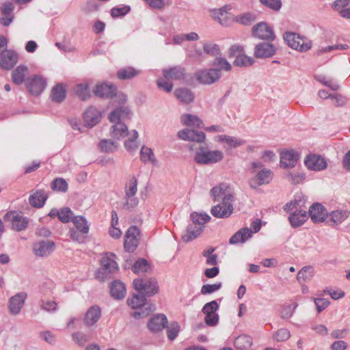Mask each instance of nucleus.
Instances as JSON below:
<instances>
[{
    "label": "nucleus",
    "mask_w": 350,
    "mask_h": 350,
    "mask_svg": "<svg viewBox=\"0 0 350 350\" xmlns=\"http://www.w3.org/2000/svg\"><path fill=\"white\" fill-rule=\"evenodd\" d=\"M300 200L291 201L289 203H287L284 207V210L286 211L293 212V213L289 216L288 220L293 228H297L304 224L308 217L306 211L300 209Z\"/></svg>",
    "instance_id": "3"
},
{
    "label": "nucleus",
    "mask_w": 350,
    "mask_h": 350,
    "mask_svg": "<svg viewBox=\"0 0 350 350\" xmlns=\"http://www.w3.org/2000/svg\"><path fill=\"white\" fill-rule=\"evenodd\" d=\"M243 49L237 45L232 46L230 49V55H236L234 64L237 66H248L254 64V59L252 57L241 53Z\"/></svg>",
    "instance_id": "12"
},
{
    "label": "nucleus",
    "mask_w": 350,
    "mask_h": 350,
    "mask_svg": "<svg viewBox=\"0 0 350 350\" xmlns=\"http://www.w3.org/2000/svg\"><path fill=\"white\" fill-rule=\"evenodd\" d=\"M139 230L136 226L130 227L125 236L124 249L129 252H133L137 248L139 240Z\"/></svg>",
    "instance_id": "11"
},
{
    "label": "nucleus",
    "mask_w": 350,
    "mask_h": 350,
    "mask_svg": "<svg viewBox=\"0 0 350 350\" xmlns=\"http://www.w3.org/2000/svg\"><path fill=\"white\" fill-rule=\"evenodd\" d=\"M163 75L166 80H180L184 78L185 72L180 67H172L169 69H164Z\"/></svg>",
    "instance_id": "31"
},
{
    "label": "nucleus",
    "mask_w": 350,
    "mask_h": 350,
    "mask_svg": "<svg viewBox=\"0 0 350 350\" xmlns=\"http://www.w3.org/2000/svg\"><path fill=\"white\" fill-rule=\"evenodd\" d=\"M100 118V112L94 107H90L83 114L84 121L87 126L90 127L96 125L98 122Z\"/></svg>",
    "instance_id": "27"
},
{
    "label": "nucleus",
    "mask_w": 350,
    "mask_h": 350,
    "mask_svg": "<svg viewBox=\"0 0 350 350\" xmlns=\"http://www.w3.org/2000/svg\"><path fill=\"white\" fill-rule=\"evenodd\" d=\"M275 48L272 44L260 43L257 44L254 50V55L256 58H268L275 53Z\"/></svg>",
    "instance_id": "22"
},
{
    "label": "nucleus",
    "mask_w": 350,
    "mask_h": 350,
    "mask_svg": "<svg viewBox=\"0 0 350 350\" xmlns=\"http://www.w3.org/2000/svg\"><path fill=\"white\" fill-rule=\"evenodd\" d=\"M176 98L183 103H189L193 100L192 93L186 89H178L174 92Z\"/></svg>",
    "instance_id": "44"
},
{
    "label": "nucleus",
    "mask_w": 350,
    "mask_h": 350,
    "mask_svg": "<svg viewBox=\"0 0 350 350\" xmlns=\"http://www.w3.org/2000/svg\"><path fill=\"white\" fill-rule=\"evenodd\" d=\"M74 90H75V94L81 100H85L88 99L90 96L87 85H85V84L77 85L75 87Z\"/></svg>",
    "instance_id": "48"
},
{
    "label": "nucleus",
    "mask_w": 350,
    "mask_h": 350,
    "mask_svg": "<svg viewBox=\"0 0 350 350\" xmlns=\"http://www.w3.org/2000/svg\"><path fill=\"white\" fill-rule=\"evenodd\" d=\"M14 10V5L11 2H5L1 6V12L3 15L0 18V23L4 26H8L12 22L13 14L12 11Z\"/></svg>",
    "instance_id": "26"
},
{
    "label": "nucleus",
    "mask_w": 350,
    "mask_h": 350,
    "mask_svg": "<svg viewBox=\"0 0 350 350\" xmlns=\"http://www.w3.org/2000/svg\"><path fill=\"white\" fill-rule=\"evenodd\" d=\"M213 65L215 66L219 67V70H224L226 71H229L231 70V65L229 62H227L226 59L217 57L215 59Z\"/></svg>",
    "instance_id": "62"
},
{
    "label": "nucleus",
    "mask_w": 350,
    "mask_h": 350,
    "mask_svg": "<svg viewBox=\"0 0 350 350\" xmlns=\"http://www.w3.org/2000/svg\"><path fill=\"white\" fill-rule=\"evenodd\" d=\"M191 218L193 224L202 227L210 220L211 217L206 213H193L191 214Z\"/></svg>",
    "instance_id": "45"
},
{
    "label": "nucleus",
    "mask_w": 350,
    "mask_h": 350,
    "mask_svg": "<svg viewBox=\"0 0 350 350\" xmlns=\"http://www.w3.org/2000/svg\"><path fill=\"white\" fill-rule=\"evenodd\" d=\"M146 297L144 295L138 293L137 295H133V297L127 300L129 306L132 308H138L144 306Z\"/></svg>",
    "instance_id": "43"
},
{
    "label": "nucleus",
    "mask_w": 350,
    "mask_h": 350,
    "mask_svg": "<svg viewBox=\"0 0 350 350\" xmlns=\"http://www.w3.org/2000/svg\"><path fill=\"white\" fill-rule=\"evenodd\" d=\"M254 36L262 40H273L274 33L272 29L266 23H259L253 27Z\"/></svg>",
    "instance_id": "19"
},
{
    "label": "nucleus",
    "mask_w": 350,
    "mask_h": 350,
    "mask_svg": "<svg viewBox=\"0 0 350 350\" xmlns=\"http://www.w3.org/2000/svg\"><path fill=\"white\" fill-rule=\"evenodd\" d=\"M55 244L51 241H42L36 243L33 246L34 254L38 256L49 255L54 250Z\"/></svg>",
    "instance_id": "21"
},
{
    "label": "nucleus",
    "mask_w": 350,
    "mask_h": 350,
    "mask_svg": "<svg viewBox=\"0 0 350 350\" xmlns=\"http://www.w3.org/2000/svg\"><path fill=\"white\" fill-rule=\"evenodd\" d=\"M137 191V180L136 178L132 177L126 185V196H135Z\"/></svg>",
    "instance_id": "50"
},
{
    "label": "nucleus",
    "mask_w": 350,
    "mask_h": 350,
    "mask_svg": "<svg viewBox=\"0 0 350 350\" xmlns=\"http://www.w3.org/2000/svg\"><path fill=\"white\" fill-rule=\"evenodd\" d=\"M101 317L100 308L97 306H93L85 312L83 317V324L88 327H92L96 325Z\"/></svg>",
    "instance_id": "14"
},
{
    "label": "nucleus",
    "mask_w": 350,
    "mask_h": 350,
    "mask_svg": "<svg viewBox=\"0 0 350 350\" xmlns=\"http://www.w3.org/2000/svg\"><path fill=\"white\" fill-rule=\"evenodd\" d=\"M197 80L205 85L217 82L221 77L220 70L216 68L204 69L196 72Z\"/></svg>",
    "instance_id": "8"
},
{
    "label": "nucleus",
    "mask_w": 350,
    "mask_h": 350,
    "mask_svg": "<svg viewBox=\"0 0 350 350\" xmlns=\"http://www.w3.org/2000/svg\"><path fill=\"white\" fill-rule=\"evenodd\" d=\"M202 227L196 224H190L182 234V239L185 242H189L198 237L202 232Z\"/></svg>",
    "instance_id": "29"
},
{
    "label": "nucleus",
    "mask_w": 350,
    "mask_h": 350,
    "mask_svg": "<svg viewBox=\"0 0 350 350\" xmlns=\"http://www.w3.org/2000/svg\"><path fill=\"white\" fill-rule=\"evenodd\" d=\"M51 189L65 192L68 189V183L63 178H55L51 183Z\"/></svg>",
    "instance_id": "51"
},
{
    "label": "nucleus",
    "mask_w": 350,
    "mask_h": 350,
    "mask_svg": "<svg viewBox=\"0 0 350 350\" xmlns=\"http://www.w3.org/2000/svg\"><path fill=\"white\" fill-rule=\"evenodd\" d=\"M180 331V326L178 323H172L167 327V334L170 340H174Z\"/></svg>",
    "instance_id": "56"
},
{
    "label": "nucleus",
    "mask_w": 350,
    "mask_h": 350,
    "mask_svg": "<svg viewBox=\"0 0 350 350\" xmlns=\"http://www.w3.org/2000/svg\"><path fill=\"white\" fill-rule=\"evenodd\" d=\"M66 88L63 84H57L51 90V98L56 103L62 102L66 98Z\"/></svg>",
    "instance_id": "35"
},
{
    "label": "nucleus",
    "mask_w": 350,
    "mask_h": 350,
    "mask_svg": "<svg viewBox=\"0 0 350 350\" xmlns=\"http://www.w3.org/2000/svg\"><path fill=\"white\" fill-rule=\"evenodd\" d=\"M72 338L79 346L85 345L88 340L87 335L81 332L72 334Z\"/></svg>",
    "instance_id": "57"
},
{
    "label": "nucleus",
    "mask_w": 350,
    "mask_h": 350,
    "mask_svg": "<svg viewBox=\"0 0 350 350\" xmlns=\"http://www.w3.org/2000/svg\"><path fill=\"white\" fill-rule=\"evenodd\" d=\"M349 216V212L347 211L337 210L332 211L330 215V220L334 224H340Z\"/></svg>",
    "instance_id": "42"
},
{
    "label": "nucleus",
    "mask_w": 350,
    "mask_h": 350,
    "mask_svg": "<svg viewBox=\"0 0 350 350\" xmlns=\"http://www.w3.org/2000/svg\"><path fill=\"white\" fill-rule=\"evenodd\" d=\"M129 139L125 142V148L129 150H133L137 148V145L135 142V139L138 137V134L135 131H133L131 133L129 134Z\"/></svg>",
    "instance_id": "52"
},
{
    "label": "nucleus",
    "mask_w": 350,
    "mask_h": 350,
    "mask_svg": "<svg viewBox=\"0 0 350 350\" xmlns=\"http://www.w3.org/2000/svg\"><path fill=\"white\" fill-rule=\"evenodd\" d=\"M129 110L124 106H120L111 112L109 119L113 124L110 131L112 138L120 139L129 135L127 127L123 122L129 118Z\"/></svg>",
    "instance_id": "2"
},
{
    "label": "nucleus",
    "mask_w": 350,
    "mask_h": 350,
    "mask_svg": "<svg viewBox=\"0 0 350 350\" xmlns=\"http://www.w3.org/2000/svg\"><path fill=\"white\" fill-rule=\"evenodd\" d=\"M111 296L117 299H122L126 294V288L123 283L115 281L111 286Z\"/></svg>",
    "instance_id": "39"
},
{
    "label": "nucleus",
    "mask_w": 350,
    "mask_h": 350,
    "mask_svg": "<svg viewBox=\"0 0 350 350\" xmlns=\"http://www.w3.org/2000/svg\"><path fill=\"white\" fill-rule=\"evenodd\" d=\"M27 294L25 293H19L12 296L9 301V308L12 314H18L23 308Z\"/></svg>",
    "instance_id": "23"
},
{
    "label": "nucleus",
    "mask_w": 350,
    "mask_h": 350,
    "mask_svg": "<svg viewBox=\"0 0 350 350\" xmlns=\"http://www.w3.org/2000/svg\"><path fill=\"white\" fill-rule=\"evenodd\" d=\"M216 139L217 142L224 144L226 148H234L243 144V141L226 135H218Z\"/></svg>",
    "instance_id": "32"
},
{
    "label": "nucleus",
    "mask_w": 350,
    "mask_h": 350,
    "mask_svg": "<svg viewBox=\"0 0 350 350\" xmlns=\"http://www.w3.org/2000/svg\"><path fill=\"white\" fill-rule=\"evenodd\" d=\"M131 8L129 5H124L122 7H115L111 10V15L113 18L123 16L128 14Z\"/></svg>",
    "instance_id": "54"
},
{
    "label": "nucleus",
    "mask_w": 350,
    "mask_h": 350,
    "mask_svg": "<svg viewBox=\"0 0 350 350\" xmlns=\"http://www.w3.org/2000/svg\"><path fill=\"white\" fill-rule=\"evenodd\" d=\"M261 228V221L260 219H256L251 224V229L248 228H243L237 232L230 239V243L236 244L239 243H244L252 237V232L256 233L260 230Z\"/></svg>",
    "instance_id": "6"
},
{
    "label": "nucleus",
    "mask_w": 350,
    "mask_h": 350,
    "mask_svg": "<svg viewBox=\"0 0 350 350\" xmlns=\"http://www.w3.org/2000/svg\"><path fill=\"white\" fill-rule=\"evenodd\" d=\"M215 251V247H208L202 252V256L206 258V265L215 266L217 264L218 256L213 254Z\"/></svg>",
    "instance_id": "41"
},
{
    "label": "nucleus",
    "mask_w": 350,
    "mask_h": 350,
    "mask_svg": "<svg viewBox=\"0 0 350 350\" xmlns=\"http://www.w3.org/2000/svg\"><path fill=\"white\" fill-rule=\"evenodd\" d=\"M135 289L139 293L151 296L158 291L157 282L154 279L144 281L142 279H135L133 281Z\"/></svg>",
    "instance_id": "7"
},
{
    "label": "nucleus",
    "mask_w": 350,
    "mask_h": 350,
    "mask_svg": "<svg viewBox=\"0 0 350 350\" xmlns=\"http://www.w3.org/2000/svg\"><path fill=\"white\" fill-rule=\"evenodd\" d=\"M72 222L77 229L82 234H88L90 226L86 219L83 216H76L72 218Z\"/></svg>",
    "instance_id": "40"
},
{
    "label": "nucleus",
    "mask_w": 350,
    "mask_h": 350,
    "mask_svg": "<svg viewBox=\"0 0 350 350\" xmlns=\"http://www.w3.org/2000/svg\"><path fill=\"white\" fill-rule=\"evenodd\" d=\"M299 154L293 150H287L282 152L280 155V164L284 168L295 166Z\"/></svg>",
    "instance_id": "20"
},
{
    "label": "nucleus",
    "mask_w": 350,
    "mask_h": 350,
    "mask_svg": "<svg viewBox=\"0 0 350 350\" xmlns=\"http://www.w3.org/2000/svg\"><path fill=\"white\" fill-rule=\"evenodd\" d=\"M141 72V70L133 67L123 68L117 72V77L119 79L126 80L132 79Z\"/></svg>",
    "instance_id": "38"
},
{
    "label": "nucleus",
    "mask_w": 350,
    "mask_h": 350,
    "mask_svg": "<svg viewBox=\"0 0 350 350\" xmlns=\"http://www.w3.org/2000/svg\"><path fill=\"white\" fill-rule=\"evenodd\" d=\"M57 215L62 222L68 223L72 217V212L69 208H64L57 213Z\"/></svg>",
    "instance_id": "53"
},
{
    "label": "nucleus",
    "mask_w": 350,
    "mask_h": 350,
    "mask_svg": "<svg viewBox=\"0 0 350 350\" xmlns=\"http://www.w3.org/2000/svg\"><path fill=\"white\" fill-rule=\"evenodd\" d=\"M4 219L10 222L12 229L16 231L23 230L27 227V219L16 211L8 212L4 216Z\"/></svg>",
    "instance_id": "9"
},
{
    "label": "nucleus",
    "mask_w": 350,
    "mask_h": 350,
    "mask_svg": "<svg viewBox=\"0 0 350 350\" xmlns=\"http://www.w3.org/2000/svg\"><path fill=\"white\" fill-rule=\"evenodd\" d=\"M99 146L101 150L104 152H112L116 148L115 143L110 140H102Z\"/></svg>",
    "instance_id": "63"
},
{
    "label": "nucleus",
    "mask_w": 350,
    "mask_h": 350,
    "mask_svg": "<svg viewBox=\"0 0 350 350\" xmlns=\"http://www.w3.org/2000/svg\"><path fill=\"white\" fill-rule=\"evenodd\" d=\"M18 59V54L15 51L10 49L5 51L0 55V68L9 70L16 64Z\"/></svg>",
    "instance_id": "13"
},
{
    "label": "nucleus",
    "mask_w": 350,
    "mask_h": 350,
    "mask_svg": "<svg viewBox=\"0 0 350 350\" xmlns=\"http://www.w3.org/2000/svg\"><path fill=\"white\" fill-rule=\"evenodd\" d=\"M167 323L166 317L164 314H157L152 318L148 324V328L153 332L162 330Z\"/></svg>",
    "instance_id": "28"
},
{
    "label": "nucleus",
    "mask_w": 350,
    "mask_h": 350,
    "mask_svg": "<svg viewBox=\"0 0 350 350\" xmlns=\"http://www.w3.org/2000/svg\"><path fill=\"white\" fill-rule=\"evenodd\" d=\"M313 269L311 267H305L297 273V280L300 282L310 280L313 276Z\"/></svg>",
    "instance_id": "46"
},
{
    "label": "nucleus",
    "mask_w": 350,
    "mask_h": 350,
    "mask_svg": "<svg viewBox=\"0 0 350 350\" xmlns=\"http://www.w3.org/2000/svg\"><path fill=\"white\" fill-rule=\"evenodd\" d=\"M309 216L314 223H321L327 217L326 208L319 203L313 204L309 209Z\"/></svg>",
    "instance_id": "16"
},
{
    "label": "nucleus",
    "mask_w": 350,
    "mask_h": 350,
    "mask_svg": "<svg viewBox=\"0 0 350 350\" xmlns=\"http://www.w3.org/2000/svg\"><path fill=\"white\" fill-rule=\"evenodd\" d=\"M230 10V5H225L221 8L212 10L211 16L221 25L224 26H228L234 21V17L229 12Z\"/></svg>",
    "instance_id": "10"
},
{
    "label": "nucleus",
    "mask_w": 350,
    "mask_h": 350,
    "mask_svg": "<svg viewBox=\"0 0 350 350\" xmlns=\"http://www.w3.org/2000/svg\"><path fill=\"white\" fill-rule=\"evenodd\" d=\"M114 256L113 254H106L102 257L100 265L105 273H112L118 270V265L113 258Z\"/></svg>",
    "instance_id": "24"
},
{
    "label": "nucleus",
    "mask_w": 350,
    "mask_h": 350,
    "mask_svg": "<svg viewBox=\"0 0 350 350\" xmlns=\"http://www.w3.org/2000/svg\"><path fill=\"white\" fill-rule=\"evenodd\" d=\"M254 20L255 16L250 13H247L234 18L235 21L243 25H250L254 21Z\"/></svg>",
    "instance_id": "58"
},
{
    "label": "nucleus",
    "mask_w": 350,
    "mask_h": 350,
    "mask_svg": "<svg viewBox=\"0 0 350 350\" xmlns=\"http://www.w3.org/2000/svg\"><path fill=\"white\" fill-rule=\"evenodd\" d=\"M284 39L290 47L301 52L307 51L312 46L310 41L295 33H286L284 35Z\"/></svg>",
    "instance_id": "5"
},
{
    "label": "nucleus",
    "mask_w": 350,
    "mask_h": 350,
    "mask_svg": "<svg viewBox=\"0 0 350 350\" xmlns=\"http://www.w3.org/2000/svg\"><path fill=\"white\" fill-rule=\"evenodd\" d=\"M290 332L285 328L280 329L274 335L275 340L279 342L286 341L290 338Z\"/></svg>",
    "instance_id": "60"
},
{
    "label": "nucleus",
    "mask_w": 350,
    "mask_h": 350,
    "mask_svg": "<svg viewBox=\"0 0 350 350\" xmlns=\"http://www.w3.org/2000/svg\"><path fill=\"white\" fill-rule=\"evenodd\" d=\"M26 85L31 94L37 96L44 89L45 81L41 77L34 76L27 79Z\"/></svg>",
    "instance_id": "18"
},
{
    "label": "nucleus",
    "mask_w": 350,
    "mask_h": 350,
    "mask_svg": "<svg viewBox=\"0 0 350 350\" xmlns=\"http://www.w3.org/2000/svg\"><path fill=\"white\" fill-rule=\"evenodd\" d=\"M223 158L224 154L221 150H207L202 148L196 152L194 160L199 164H209L219 162Z\"/></svg>",
    "instance_id": "4"
},
{
    "label": "nucleus",
    "mask_w": 350,
    "mask_h": 350,
    "mask_svg": "<svg viewBox=\"0 0 350 350\" xmlns=\"http://www.w3.org/2000/svg\"><path fill=\"white\" fill-rule=\"evenodd\" d=\"M304 163L306 167L314 171H320L327 167V162L324 158L317 154H310L306 157Z\"/></svg>",
    "instance_id": "15"
},
{
    "label": "nucleus",
    "mask_w": 350,
    "mask_h": 350,
    "mask_svg": "<svg viewBox=\"0 0 350 350\" xmlns=\"http://www.w3.org/2000/svg\"><path fill=\"white\" fill-rule=\"evenodd\" d=\"M204 51L211 56H216L220 53V50L217 44L215 43H206L203 46Z\"/></svg>",
    "instance_id": "55"
},
{
    "label": "nucleus",
    "mask_w": 350,
    "mask_h": 350,
    "mask_svg": "<svg viewBox=\"0 0 350 350\" xmlns=\"http://www.w3.org/2000/svg\"><path fill=\"white\" fill-rule=\"evenodd\" d=\"M140 154H141V160L143 162H145V163H146V162L154 163L155 162L154 154L152 152V150L150 148L146 147V146H143L141 149Z\"/></svg>",
    "instance_id": "49"
},
{
    "label": "nucleus",
    "mask_w": 350,
    "mask_h": 350,
    "mask_svg": "<svg viewBox=\"0 0 350 350\" xmlns=\"http://www.w3.org/2000/svg\"><path fill=\"white\" fill-rule=\"evenodd\" d=\"M47 199V195L43 190H38L29 197V203L35 207H42Z\"/></svg>",
    "instance_id": "34"
},
{
    "label": "nucleus",
    "mask_w": 350,
    "mask_h": 350,
    "mask_svg": "<svg viewBox=\"0 0 350 350\" xmlns=\"http://www.w3.org/2000/svg\"><path fill=\"white\" fill-rule=\"evenodd\" d=\"M271 180V172L268 170H262L250 180V185L252 187L256 188L258 186L268 184Z\"/></svg>",
    "instance_id": "25"
},
{
    "label": "nucleus",
    "mask_w": 350,
    "mask_h": 350,
    "mask_svg": "<svg viewBox=\"0 0 350 350\" xmlns=\"http://www.w3.org/2000/svg\"><path fill=\"white\" fill-rule=\"evenodd\" d=\"M288 179L292 184H299L305 179V175L299 172L291 173L288 175Z\"/></svg>",
    "instance_id": "61"
},
{
    "label": "nucleus",
    "mask_w": 350,
    "mask_h": 350,
    "mask_svg": "<svg viewBox=\"0 0 350 350\" xmlns=\"http://www.w3.org/2000/svg\"><path fill=\"white\" fill-rule=\"evenodd\" d=\"M253 344L252 338L247 335L239 336L234 340V346L237 349L247 350Z\"/></svg>",
    "instance_id": "37"
},
{
    "label": "nucleus",
    "mask_w": 350,
    "mask_h": 350,
    "mask_svg": "<svg viewBox=\"0 0 350 350\" xmlns=\"http://www.w3.org/2000/svg\"><path fill=\"white\" fill-rule=\"evenodd\" d=\"M180 139L185 141L196 142L198 143L204 142L206 139V135L202 131L185 129L178 133Z\"/></svg>",
    "instance_id": "17"
},
{
    "label": "nucleus",
    "mask_w": 350,
    "mask_h": 350,
    "mask_svg": "<svg viewBox=\"0 0 350 350\" xmlns=\"http://www.w3.org/2000/svg\"><path fill=\"white\" fill-rule=\"evenodd\" d=\"M116 90L113 85L101 83L96 86L94 94L100 97H112L115 95Z\"/></svg>",
    "instance_id": "30"
},
{
    "label": "nucleus",
    "mask_w": 350,
    "mask_h": 350,
    "mask_svg": "<svg viewBox=\"0 0 350 350\" xmlns=\"http://www.w3.org/2000/svg\"><path fill=\"white\" fill-rule=\"evenodd\" d=\"M27 74V67L25 66H17L12 72L13 83L20 85L24 81L25 77Z\"/></svg>",
    "instance_id": "36"
},
{
    "label": "nucleus",
    "mask_w": 350,
    "mask_h": 350,
    "mask_svg": "<svg viewBox=\"0 0 350 350\" xmlns=\"http://www.w3.org/2000/svg\"><path fill=\"white\" fill-rule=\"evenodd\" d=\"M210 193L214 202L222 198V202L211 208V214L217 218L229 217L234 210L232 205L234 194L230 188L226 185L220 184L213 187Z\"/></svg>",
    "instance_id": "1"
},
{
    "label": "nucleus",
    "mask_w": 350,
    "mask_h": 350,
    "mask_svg": "<svg viewBox=\"0 0 350 350\" xmlns=\"http://www.w3.org/2000/svg\"><path fill=\"white\" fill-rule=\"evenodd\" d=\"M218 308L219 305L217 302L216 301H212L211 302L206 304L202 308V312L204 314L215 313Z\"/></svg>",
    "instance_id": "64"
},
{
    "label": "nucleus",
    "mask_w": 350,
    "mask_h": 350,
    "mask_svg": "<svg viewBox=\"0 0 350 350\" xmlns=\"http://www.w3.org/2000/svg\"><path fill=\"white\" fill-rule=\"evenodd\" d=\"M221 283H216L213 284H204L201 288V293L202 295H207L213 293L221 288Z\"/></svg>",
    "instance_id": "59"
},
{
    "label": "nucleus",
    "mask_w": 350,
    "mask_h": 350,
    "mask_svg": "<svg viewBox=\"0 0 350 350\" xmlns=\"http://www.w3.org/2000/svg\"><path fill=\"white\" fill-rule=\"evenodd\" d=\"M181 122L189 127L201 128L203 122L198 116L191 114H183L180 118Z\"/></svg>",
    "instance_id": "33"
},
{
    "label": "nucleus",
    "mask_w": 350,
    "mask_h": 350,
    "mask_svg": "<svg viewBox=\"0 0 350 350\" xmlns=\"http://www.w3.org/2000/svg\"><path fill=\"white\" fill-rule=\"evenodd\" d=\"M150 265L148 262L144 259H139L133 266V271L134 273L140 274L148 271Z\"/></svg>",
    "instance_id": "47"
}]
</instances>
